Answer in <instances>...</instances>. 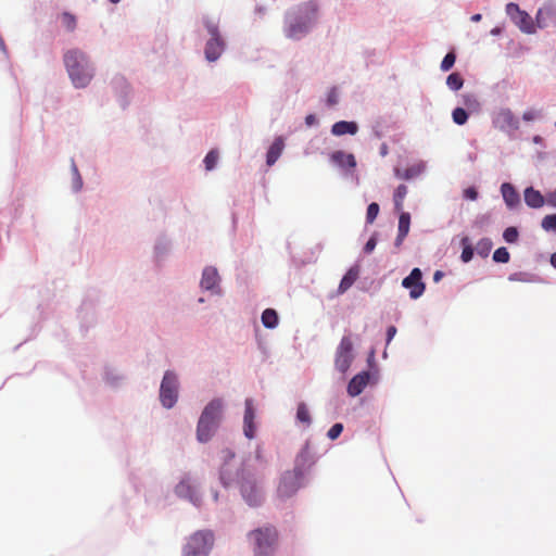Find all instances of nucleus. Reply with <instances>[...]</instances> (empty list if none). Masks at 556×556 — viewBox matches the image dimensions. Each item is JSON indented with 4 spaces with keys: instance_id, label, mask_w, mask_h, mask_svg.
<instances>
[{
    "instance_id": "obj_1",
    "label": "nucleus",
    "mask_w": 556,
    "mask_h": 556,
    "mask_svg": "<svg viewBox=\"0 0 556 556\" xmlns=\"http://www.w3.org/2000/svg\"><path fill=\"white\" fill-rule=\"evenodd\" d=\"M318 18V5L313 1L300 3L288 10L283 16V36L293 41L306 37Z\"/></svg>"
},
{
    "instance_id": "obj_2",
    "label": "nucleus",
    "mask_w": 556,
    "mask_h": 556,
    "mask_svg": "<svg viewBox=\"0 0 556 556\" xmlns=\"http://www.w3.org/2000/svg\"><path fill=\"white\" fill-rule=\"evenodd\" d=\"M314 458L307 446L303 447L294 459V467L281 473L276 493L280 500H287L304 486L305 476L314 465Z\"/></svg>"
},
{
    "instance_id": "obj_3",
    "label": "nucleus",
    "mask_w": 556,
    "mask_h": 556,
    "mask_svg": "<svg viewBox=\"0 0 556 556\" xmlns=\"http://www.w3.org/2000/svg\"><path fill=\"white\" fill-rule=\"evenodd\" d=\"M220 480L225 486L236 483L243 500L250 506H258L264 500L260 481L255 473L248 468H242L233 478L229 467L226 465L220 470Z\"/></svg>"
},
{
    "instance_id": "obj_4",
    "label": "nucleus",
    "mask_w": 556,
    "mask_h": 556,
    "mask_svg": "<svg viewBox=\"0 0 556 556\" xmlns=\"http://www.w3.org/2000/svg\"><path fill=\"white\" fill-rule=\"evenodd\" d=\"M248 542L254 556H273L278 543L277 530L274 527L257 528L248 533Z\"/></svg>"
},
{
    "instance_id": "obj_5",
    "label": "nucleus",
    "mask_w": 556,
    "mask_h": 556,
    "mask_svg": "<svg viewBox=\"0 0 556 556\" xmlns=\"http://www.w3.org/2000/svg\"><path fill=\"white\" fill-rule=\"evenodd\" d=\"M203 24L211 37L205 46V58L208 61H216L225 49V41L219 33V18L206 15L203 17Z\"/></svg>"
},
{
    "instance_id": "obj_6",
    "label": "nucleus",
    "mask_w": 556,
    "mask_h": 556,
    "mask_svg": "<svg viewBox=\"0 0 556 556\" xmlns=\"http://www.w3.org/2000/svg\"><path fill=\"white\" fill-rule=\"evenodd\" d=\"M213 544L214 534L212 531H197L189 538L184 548V556H207Z\"/></svg>"
},
{
    "instance_id": "obj_7",
    "label": "nucleus",
    "mask_w": 556,
    "mask_h": 556,
    "mask_svg": "<svg viewBox=\"0 0 556 556\" xmlns=\"http://www.w3.org/2000/svg\"><path fill=\"white\" fill-rule=\"evenodd\" d=\"M506 15L520 31L528 35L535 34V23L529 13L521 10L517 3L509 2L505 7Z\"/></svg>"
},
{
    "instance_id": "obj_8",
    "label": "nucleus",
    "mask_w": 556,
    "mask_h": 556,
    "mask_svg": "<svg viewBox=\"0 0 556 556\" xmlns=\"http://www.w3.org/2000/svg\"><path fill=\"white\" fill-rule=\"evenodd\" d=\"M178 399V379L173 371H166L160 387V401L165 408H172Z\"/></svg>"
},
{
    "instance_id": "obj_9",
    "label": "nucleus",
    "mask_w": 556,
    "mask_h": 556,
    "mask_svg": "<svg viewBox=\"0 0 556 556\" xmlns=\"http://www.w3.org/2000/svg\"><path fill=\"white\" fill-rule=\"evenodd\" d=\"M354 359L353 354V341L350 336L342 337L334 357V366L336 368L344 374L349 370L352 362Z\"/></svg>"
},
{
    "instance_id": "obj_10",
    "label": "nucleus",
    "mask_w": 556,
    "mask_h": 556,
    "mask_svg": "<svg viewBox=\"0 0 556 556\" xmlns=\"http://www.w3.org/2000/svg\"><path fill=\"white\" fill-rule=\"evenodd\" d=\"M402 286L409 290V296L413 300L420 298L426 285L422 282V273L419 268H414L410 274L402 280Z\"/></svg>"
},
{
    "instance_id": "obj_11",
    "label": "nucleus",
    "mask_w": 556,
    "mask_h": 556,
    "mask_svg": "<svg viewBox=\"0 0 556 556\" xmlns=\"http://www.w3.org/2000/svg\"><path fill=\"white\" fill-rule=\"evenodd\" d=\"M492 123L501 130H516L519 128V121L509 109H500L494 112Z\"/></svg>"
},
{
    "instance_id": "obj_12",
    "label": "nucleus",
    "mask_w": 556,
    "mask_h": 556,
    "mask_svg": "<svg viewBox=\"0 0 556 556\" xmlns=\"http://www.w3.org/2000/svg\"><path fill=\"white\" fill-rule=\"evenodd\" d=\"M245 409L243 416V433L247 439L252 440L256 434V424H255V408L254 402L252 399H247L244 402Z\"/></svg>"
},
{
    "instance_id": "obj_13",
    "label": "nucleus",
    "mask_w": 556,
    "mask_h": 556,
    "mask_svg": "<svg viewBox=\"0 0 556 556\" xmlns=\"http://www.w3.org/2000/svg\"><path fill=\"white\" fill-rule=\"evenodd\" d=\"M208 412H202L198 426H197V439L201 443H205L212 439L218 426L207 420Z\"/></svg>"
},
{
    "instance_id": "obj_14",
    "label": "nucleus",
    "mask_w": 556,
    "mask_h": 556,
    "mask_svg": "<svg viewBox=\"0 0 556 556\" xmlns=\"http://www.w3.org/2000/svg\"><path fill=\"white\" fill-rule=\"evenodd\" d=\"M64 65L67 70H78L90 66V62L85 52L74 49L64 54Z\"/></svg>"
},
{
    "instance_id": "obj_15",
    "label": "nucleus",
    "mask_w": 556,
    "mask_h": 556,
    "mask_svg": "<svg viewBox=\"0 0 556 556\" xmlns=\"http://www.w3.org/2000/svg\"><path fill=\"white\" fill-rule=\"evenodd\" d=\"M369 379L370 375L368 371H362L354 376L348 384L349 395L353 397L359 395L368 384Z\"/></svg>"
},
{
    "instance_id": "obj_16",
    "label": "nucleus",
    "mask_w": 556,
    "mask_h": 556,
    "mask_svg": "<svg viewBox=\"0 0 556 556\" xmlns=\"http://www.w3.org/2000/svg\"><path fill=\"white\" fill-rule=\"evenodd\" d=\"M330 161L342 168H355L356 159L354 154L338 150L330 154Z\"/></svg>"
},
{
    "instance_id": "obj_17",
    "label": "nucleus",
    "mask_w": 556,
    "mask_h": 556,
    "mask_svg": "<svg viewBox=\"0 0 556 556\" xmlns=\"http://www.w3.org/2000/svg\"><path fill=\"white\" fill-rule=\"evenodd\" d=\"M219 276L217 269L214 267H205L201 278V288L205 290L213 291L215 288H218Z\"/></svg>"
},
{
    "instance_id": "obj_18",
    "label": "nucleus",
    "mask_w": 556,
    "mask_h": 556,
    "mask_svg": "<svg viewBox=\"0 0 556 556\" xmlns=\"http://www.w3.org/2000/svg\"><path fill=\"white\" fill-rule=\"evenodd\" d=\"M358 131V125L355 122L340 121L332 125L331 134L336 137L344 135H356Z\"/></svg>"
},
{
    "instance_id": "obj_19",
    "label": "nucleus",
    "mask_w": 556,
    "mask_h": 556,
    "mask_svg": "<svg viewBox=\"0 0 556 556\" xmlns=\"http://www.w3.org/2000/svg\"><path fill=\"white\" fill-rule=\"evenodd\" d=\"M223 401L220 399H213L203 409L208 412L207 420H211L215 425H219L223 415Z\"/></svg>"
},
{
    "instance_id": "obj_20",
    "label": "nucleus",
    "mask_w": 556,
    "mask_h": 556,
    "mask_svg": "<svg viewBox=\"0 0 556 556\" xmlns=\"http://www.w3.org/2000/svg\"><path fill=\"white\" fill-rule=\"evenodd\" d=\"M410 227V215L406 212H401L400 218H399V231L397 237L395 239V245L400 247L402 242L404 241L405 237L409 232Z\"/></svg>"
},
{
    "instance_id": "obj_21",
    "label": "nucleus",
    "mask_w": 556,
    "mask_h": 556,
    "mask_svg": "<svg viewBox=\"0 0 556 556\" xmlns=\"http://www.w3.org/2000/svg\"><path fill=\"white\" fill-rule=\"evenodd\" d=\"M283 148V139L281 137L276 138L267 151L266 163L268 166H271L277 162L282 153Z\"/></svg>"
},
{
    "instance_id": "obj_22",
    "label": "nucleus",
    "mask_w": 556,
    "mask_h": 556,
    "mask_svg": "<svg viewBox=\"0 0 556 556\" xmlns=\"http://www.w3.org/2000/svg\"><path fill=\"white\" fill-rule=\"evenodd\" d=\"M525 202L532 208H540L544 205L545 200L540 191L529 187L525 190Z\"/></svg>"
},
{
    "instance_id": "obj_23",
    "label": "nucleus",
    "mask_w": 556,
    "mask_h": 556,
    "mask_svg": "<svg viewBox=\"0 0 556 556\" xmlns=\"http://www.w3.org/2000/svg\"><path fill=\"white\" fill-rule=\"evenodd\" d=\"M358 275H359L358 267L357 266L351 267L346 271V274L343 276V278L341 279L339 288H338V292L340 294L346 292L353 286V283L357 280Z\"/></svg>"
},
{
    "instance_id": "obj_24",
    "label": "nucleus",
    "mask_w": 556,
    "mask_h": 556,
    "mask_svg": "<svg viewBox=\"0 0 556 556\" xmlns=\"http://www.w3.org/2000/svg\"><path fill=\"white\" fill-rule=\"evenodd\" d=\"M175 491L178 496L189 498L192 503L197 504L198 497L195 490L189 480H181L176 485Z\"/></svg>"
},
{
    "instance_id": "obj_25",
    "label": "nucleus",
    "mask_w": 556,
    "mask_h": 556,
    "mask_svg": "<svg viewBox=\"0 0 556 556\" xmlns=\"http://www.w3.org/2000/svg\"><path fill=\"white\" fill-rule=\"evenodd\" d=\"M502 195L504 198V201L509 207L515 206L519 202V194L517 193L516 189L513 187V185L505 182L501 187Z\"/></svg>"
},
{
    "instance_id": "obj_26",
    "label": "nucleus",
    "mask_w": 556,
    "mask_h": 556,
    "mask_svg": "<svg viewBox=\"0 0 556 556\" xmlns=\"http://www.w3.org/2000/svg\"><path fill=\"white\" fill-rule=\"evenodd\" d=\"M552 16H553V11L551 8L539 9L535 14V18H534L535 30L538 28L542 29V28L547 27L548 21L552 18Z\"/></svg>"
},
{
    "instance_id": "obj_27",
    "label": "nucleus",
    "mask_w": 556,
    "mask_h": 556,
    "mask_svg": "<svg viewBox=\"0 0 556 556\" xmlns=\"http://www.w3.org/2000/svg\"><path fill=\"white\" fill-rule=\"evenodd\" d=\"M70 77L76 88H84L91 80L89 72H70Z\"/></svg>"
},
{
    "instance_id": "obj_28",
    "label": "nucleus",
    "mask_w": 556,
    "mask_h": 556,
    "mask_svg": "<svg viewBox=\"0 0 556 556\" xmlns=\"http://www.w3.org/2000/svg\"><path fill=\"white\" fill-rule=\"evenodd\" d=\"M262 323L264 327L273 329L278 325V314L273 308H266L262 313Z\"/></svg>"
},
{
    "instance_id": "obj_29",
    "label": "nucleus",
    "mask_w": 556,
    "mask_h": 556,
    "mask_svg": "<svg viewBox=\"0 0 556 556\" xmlns=\"http://www.w3.org/2000/svg\"><path fill=\"white\" fill-rule=\"evenodd\" d=\"M296 419L299 422L308 427L312 424L311 414L305 403H300L296 409Z\"/></svg>"
},
{
    "instance_id": "obj_30",
    "label": "nucleus",
    "mask_w": 556,
    "mask_h": 556,
    "mask_svg": "<svg viewBox=\"0 0 556 556\" xmlns=\"http://www.w3.org/2000/svg\"><path fill=\"white\" fill-rule=\"evenodd\" d=\"M407 194V187L405 185H400L393 195L395 210L401 212L403 210V202Z\"/></svg>"
},
{
    "instance_id": "obj_31",
    "label": "nucleus",
    "mask_w": 556,
    "mask_h": 556,
    "mask_svg": "<svg viewBox=\"0 0 556 556\" xmlns=\"http://www.w3.org/2000/svg\"><path fill=\"white\" fill-rule=\"evenodd\" d=\"M462 244H463V251H462L460 258L464 263H468L473 257V249H472V247L469 242V239L467 237L462 239Z\"/></svg>"
},
{
    "instance_id": "obj_32",
    "label": "nucleus",
    "mask_w": 556,
    "mask_h": 556,
    "mask_svg": "<svg viewBox=\"0 0 556 556\" xmlns=\"http://www.w3.org/2000/svg\"><path fill=\"white\" fill-rule=\"evenodd\" d=\"M446 84L452 90H458L463 87L464 80L457 72H453L447 77Z\"/></svg>"
},
{
    "instance_id": "obj_33",
    "label": "nucleus",
    "mask_w": 556,
    "mask_h": 556,
    "mask_svg": "<svg viewBox=\"0 0 556 556\" xmlns=\"http://www.w3.org/2000/svg\"><path fill=\"white\" fill-rule=\"evenodd\" d=\"M541 226L545 231L556 232V214H549L543 217Z\"/></svg>"
},
{
    "instance_id": "obj_34",
    "label": "nucleus",
    "mask_w": 556,
    "mask_h": 556,
    "mask_svg": "<svg viewBox=\"0 0 556 556\" xmlns=\"http://www.w3.org/2000/svg\"><path fill=\"white\" fill-rule=\"evenodd\" d=\"M452 117L455 124L464 125L468 119V114L463 108H456L453 110Z\"/></svg>"
},
{
    "instance_id": "obj_35",
    "label": "nucleus",
    "mask_w": 556,
    "mask_h": 556,
    "mask_svg": "<svg viewBox=\"0 0 556 556\" xmlns=\"http://www.w3.org/2000/svg\"><path fill=\"white\" fill-rule=\"evenodd\" d=\"M62 25L70 31L74 30L76 27V17L71 13H63L61 15Z\"/></svg>"
},
{
    "instance_id": "obj_36",
    "label": "nucleus",
    "mask_w": 556,
    "mask_h": 556,
    "mask_svg": "<svg viewBox=\"0 0 556 556\" xmlns=\"http://www.w3.org/2000/svg\"><path fill=\"white\" fill-rule=\"evenodd\" d=\"M509 258V252L504 247L496 249L493 253V260L497 263H508Z\"/></svg>"
},
{
    "instance_id": "obj_37",
    "label": "nucleus",
    "mask_w": 556,
    "mask_h": 556,
    "mask_svg": "<svg viewBox=\"0 0 556 556\" xmlns=\"http://www.w3.org/2000/svg\"><path fill=\"white\" fill-rule=\"evenodd\" d=\"M419 173H420V169L417 167H409L404 170H401V169L395 170L396 177H399L401 179H410V178L417 176Z\"/></svg>"
},
{
    "instance_id": "obj_38",
    "label": "nucleus",
    "mask_w": 556,
    "mask_h": 556,
    "mask_svg": "<svg viewBox=\"0 0 556 556\" xmlns=\"http://www.w3.org/2000/svg\"><path fill=\"white\" fill-rule=\"evenodd\" d=\"M518 237L519 232L516 227H508L503 232V238L507 243H515Z\"/></svg>"
},
{
    "instance_id": "obj_39",
    "label": "nucleus",
    "mask_w": 556,
    "mask_h": 556,
    "mask_svg": "<svg viewBox=\"0 0 556 556\" xmlns=\"http://www.w3.org/2000/svg\"><path fill=\"white\" fill-rule=\"evenodd\" d=\"M217 160H218L217 151H215V150L210 151L204 159L205 168L207 170H212L215 167Z\"/></svg>"
},
{
    "instance_id": "obj_40",
    "label": "nucleus",
    "mask_w": 556,
    "mask_h": 556,
    "mask_svg": "<svg viewBox=\"0 0 556 556\" xmlns=\"http://www.w3.org/2000/svg\"><path fill=\"white\" fill-rule=\"evenodd\" d=\"M379 214V205L372 202L367 207L366 220L368 224H372Z\"/></svg>"
},
{
    "instance_id": "obj_41",
    "label": "nucleus",
    "mask_w": 556,
    "mask_h": 556,
    "mask_svg": "<svg viewBox=\"0 0 556 556\" xmlns=\"http://www.w3.org/2000/svg\"><path fill=\"white\" fill-rule=\"evenodd\" d=\"M343 431V425L342 424H334L327 432V437L330 440H336L340 437V434Z\"/></svg>"
},
{
    "instance_id": "obj_42",
    "label": "nucleus",
    "mask_w": 556,
    "mask_h": 556,
    "mask_svg": "<svg viewBox=\"0 0 556 556\" xmlns=\"http://www.w3.org/2000/svg\"><path fill=\"white\" fill-rule=\"evenodd\" d=\"M455 59L456 58L454 53H447L441 63V70H450L454 65Z\"/></svg>"
},
{
    "instance_id": "obj_43",
    "label": "nucleus",
    "mask_w": 556,
    "mask_h": 556,
    "mask_svg": "<svg viewBox=\"0 0 556 556\" xmlns=\"http://www.w3.org/2000/svg\"><path fill=\"white\" fill-rule=\"evenodd\" d=\"M464 197L468 200L475 201L478 198V191L473 187L465 189Z\"/></svg>"
},
{
    "instance_id": "obj_44",
    "label": "nucleus",
    "mask_w": 556,
    "mask_h": 556,
    "mask_svg": "<svg viewBox=\"0 0 556 556\" xmlns=\"http://www.w3.org/2000/svg\"><path fill=\"white\" fill-rule=\"evenodd\" d=\"M337 103H338V94H337V91L333 89L328 93L327 104L332 106V105H336Z\"/></svg>"
},
{
    "instance_id": "obj_45",
    "label": "nucleus",
    "mask_w": 556,
    "mask_h": 556,
    "mask_svg": "<svg viewBox=\"0 0 556 556\" xmlns=\"http://www.w3.org/2000/svg\"><path fill=\"white\" fill-rule=\"evenodd\" d=\"M377 241L375 237H371L365 244L364 251L366 253H371L374 249L376 248Z\"/></svg>"
},
{
    "instance_id": "obj_46",
    "label": "nucleus",
    "mask_w": 556,
    "mask_h": 556,
    "mask_svg": "<svg viewBox=\"0 0 556 556\" xmlns=\"http://www.w3.org/2000/svg\"><path fill=\"white\" fill-rule=\"evenodd\" d=\"M536 117H538V113H536L534 110L526 111V112L522 114V118H523V121H526V122L534 121Z\"/></svg>"
},
{
    "instance_id": "obj_47",
    "label": "nucleus",
    "mask_w": 556,
    "mask_h": 556,
    "mask_svg": "<svg viewBox=\"0 0 556 556\" xmlns=\"http://www.w3.org/2000/svg\"><path fill=\"white\" fill-rule=\"evenodd\" d=\"M492 247V242L489 239H482L478 243V248H482L485 251V255L490 251Z\"/></svg>"
},
{
    "instance_id": "obj_48",
    "label": "nucleus",
    "mask_w": 556,
    "mask_h": 556,
    "mask_svg": "<svg viewBox=\"0 0 556 556\" xmlns=\"http://www.w3.org/2000/svg\"><path fill=\"white\" fill-rule=\"evenodd\" d=\"M396 333V328L394 326H390L387 330V344L393 339Z\"/></svg>"
},
{
    "instance_id": "obj_49",
    "label": "nucleus",
    "mask_w": 556,
    "mask_h": 556,
    "mask_svg": "<svg viewBox=\"0 0 556 556\" xmlns=\"http://www.w3.org/2000/svg\"><path fill=\"white\" fill-rule=\"evenodd\" d=\"M317 123V118L314 114H308L306 117H305V124L307 126H313Z\"/></svg>"
},
{
    "instance_id": "obj_50",
    "label": "nucleus",
    "mask_w": 556,
    "mask_h": 556,
    "mask_svg": "<svg viewBox=\"0 0 556 556\" xmlns=\"http://www.w3.org/2000/svg\"><path fill=\"white\" fill-rule=\"evenodd\" d=\"M442 277H443V273H442V271H440V270H437V271L434 273V275H433V280H434L435 282H438V281H440V280H441V278H442Z\"/></svg>"
},
{
    "instance_id": "obj_51",
    "label": "nucleus",
    "mask_w": 556,
    "mask_h": 556,
    "mask_svg": "<svg viewBox=\"0 0 556 556\" xmlns=\"http://www.w3.org/2000/svg\"><path fill=\"white\" fill-rule=\"evenodd\" d=\"M481 18H482V15H481V14H479V13L473 14V15L470 17V20H471L472 22H475V23L480 22V21H481Z\"/></svg>"
},
{
    "instance_id": "obj_52",
    "label": "nucleus",
    "mask_w": 556,
    "mask_h": 556,
    "mask_svg": "<svg viewBox=\"0 0 556 556\" xmlns=\"http://www.w3.org/2000/svg\"><path fill=\"white\" fill-rule=\"evenodd\" d=\"M502 29L500 27H494L493 29H491V35L492 36H498L501 34Z\"/></svg>"
},
{
    "instance_id": "obj_53",
    "label": "nucleus",
    "mask_w": 556,
    "mask_h": 556,
    "mask_svg": "<svg viewBox=\"0 0 556 556\" xmlns=\"http://www.w3.org/2000/svg\"><path fill=\"white\" fill-rule=\"evenodd\" d=\"M551 264H552L553 267L556 268V253H553L551 255Z\"/></svg>"
},
{
    "instance_id": "obj_54",
    "label": "nucleus",
    "mask_w": 556,
    "mask_h": 556,
    "mask_svg": "<svg viewBox=\"0 0 556 556\" xmlns=\"http://www.w3.org/2000/svg\"><path fill=\"white\" fill-rule=\"evenodd\" d=\"M0 48L3 50L4 49V42L3 40L0 38Z\"/></svg>"
},
{
    "instance_id": "obj_55",
    "label": "nucleus",
    "mask_w": 556,
    "mask_h": 556,
    "mask_svg": "<svg viewBox=\"0 0 556 556\" xmlns=\"http://www.w3.org/2000/svg\"><path fill=\"white\" fill-rule=\"evenodd\" d=\"M80 186H81V181H80V178L78 177V185H77L76 189H79Z\"/></svg>"
},
{
    "instance_id": "obj_56",
    "label": "nucleus",
    "mask_w": 556,
    "mask_h": 556,
    "mask_svg": "<svg viewBox=\"0 0 556 556\" xmlns=\"http://www.w3.org/2000/svg\"><path fill=\"white\" fill-rule=\"evenodd\" d=\"M119 1H121V0H110V2H112V3H114V4L118 3Z\"/></svg>"
}]
</instances>
